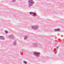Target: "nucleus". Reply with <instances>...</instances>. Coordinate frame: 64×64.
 <instances>
[{"instance_id":"f257e3e1","label":"nucleus","mask_w":64,"mask_h":64,"mask_svg":"<svg viewBox=\"0 0 64 64\" xmlns=\"http://www.w3.org/2000/svg\"><path fill=\"white\" fill-rule=\"evenodd\" d=\"M33 3V1L32 0L29 1V4H30V6Z\"/></svg>"},{"instance_id":"f03ea898","label":"nucleus","mask_w":64,"mask_h":64,"mask_svg":"<svg viewBox=\"0 0 64 64\" xmlns=\"http://www.w3.org/2000/svg\"><path fill=\"white\" fill-rule=\"evenodd\" d=\"M0 38L2 40H4V38L3 36H0Z\"/></svg>"},{"instance_id":"7ed1b4c3","label":"nucleus","mask_w":64,"mask_h":64,"mask_svg":"<svg viewBox=\"0 0 64 64\" xmlns=\"http://www.w3.org/2000/svg\"><path fill=\"white\" fill-rule=\"evenodd\" d=\"M34 53L35 54V56H37V55H38V54H39L37 52H35Z\"/></svg>"},{"instance_id":"20e7f679","label":"nucleus","mask_w":64,"mask_h":64,"mask_svg":"<svg viewBox=\"0 0 64 64\" xmlns=\"http://www.w3.org/2000/svg\"><path fill=\"white\" fill-rule=\"evenodd\" d=\"M32 14H33V15H36V14L34 12H32Z\"/></svg>"},{"instance_id":"39448f33","label":"nucleus","mask_w":64,"mask_h":64,"mask_svg":"<svg viewBox=\"0 0 64 64\" xmlns=\"http://www.w3.org/2000/svg\"><path fill=\"white\" fill-rule=\"evenodd\" d=\"M60 30L59 28H58L57 29V31H59Z\"/></svg>"},{"instance_id":"423d86ee","label":"nucleus","mask_w":64,"mask_h":64,"mask_svg":"<svg viewBox=\"0 0 64 64\" xmlns=\"http://www.w3.org/2000/svg\"><path fill=\"white\" fill-rule=\"evenodd\" d=\"M5 32L6 33V34L8 33V31H7L6 30H5Z\"/></svg>"},{"instance_id":"0eeeda50","label":"nucleus","mask_w":64,"mask_h":64,"mask_svg":"<svg viewBox=\"0 0 64 64\" xmlns=\"http://www.w3.org/2000/svg\"><path fill=\"white\" fill-rule=\"evenodd\" d=\"M54 31H57V29H55L54 30Z\"/></svg>"},{"instance_id":"6e6552de","label":"nucleus","mask_w":64,"mask_h":64,"mask_svg":"<svg viewBox=\"0 0 64 64\" xmlns=\"http://www.w3.org/2000/svg\"><path fill=\"white\" fill-rule=\"evenodd\" d=\"M32 12H30L29 13H30V14H32Z\"/></svg>"},{"instance_id":"1a4fd4ad","label":"nucleus","mask_w":64,"mask_h":64,"mask_svg":"<svg viewBox=\"0 0 64 64\" xmlns=\"http://www.w3.org/2000/svg\"><path fill=\"white\" fill-rule=\"evenodd\" d=\"M24 63H25L26 64V63H27V62H26L24 61Z\"/></svg>"},{"instance_id":"9d476101","label":"nucleus","mask_w":64,"mask_h":64,"mask_svg":"<svg viewBox=\"0 0 64 64\" xmlns=\"http://www.w3.org/2000/svg\"><path fill=\"white\" fill-rule=\"evenodd\" d=\"M57 49H58V48L57 47Z\"/></svg>"},{"instance_id":"9b49d317","label":"nucleus","mask_w":64,"mask_h":64,"mask_svg":"<svg viewBox=\"0 0 64 64\" xmlns=\"http://www.w3.org/2000/svg\"><path fill=\"white\" fill-rule=\"evenodd\" d=\"M13 1H14V0H13Z\"/></svg>"}]
</instances>
